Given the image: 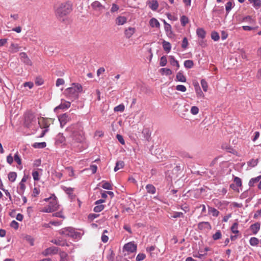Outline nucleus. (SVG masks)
Wrapping results in <instances>:
<instances>
[{
  "mask_svg": "<svg viewBox=\"0 0 261 261\" xmlns=\"http://www.w3.org/2000/svg\"><path fill=\"white\" fill-rule=\"evenodd\" d=\"M66 131L70 134L72 138L71 145L76 146V144H82L85 140V137L82 128L78 124H73L68 127Z\"/></svg>",
  "mask_w": 261,
  "mask_h": 261,
  "instance_id": "1",
  "label": "nucleus"
},
{
  "mask_svg": "<svg viewBox=\"0 0 261 261\" xmlns=\"http://www.w3.org/2000/svg\"><path fill=\"white\" fill-rule=\"evenodd\" d=\"M82 90L83 87L81 84L73 83L71 84V87L65 89L64 94L69 98L76 99Z\"/></svg>",
  "mask_w": 261,
  "mask_h": 261,
  "instance_id": "2",
  "label": "nucleus"
},
{
  "mask_svg": "<svg viewBox=\"0 0 261 261\" xmlns=\"http://www.w3.org/2000/svg\"><path fill=\"white\" fill-rule=\"evenodd\" d=\"M72 10V5L70 3H63L57 9L56 14L57 17L62 18L69 14Z\"/></svg>",
  "mask_w": 261,
  "mask_h": 261,
  "instance_id": "3",
  "label": "nucleus"
},
{
  "mask_svg": "<svg viewBox=\"0 0 261 261\" xmlns=\"http://www.w3.org/2000/svg\"><path fill=\"white\" fill-rule=\"evenodd\" d=\"M36 118L34 113L28 112L25 114L24 125L27 128H32L36 123Z\"/></svg>",
  "mask_w": 261,
  "mask_h": 261,
  "instance_id": "4",
  "label": "nucleus"
},
{
  "mask_svg": "<svg viewBox=\"0 0 261 261\" xmlns=\"http://www.w3.org/2000/svg\"><path fill=\"white\" fill-rule=\"evenodd\" d=\"M60 233L74 239H77L80 235V232L75 231L74 228L72 227L64 228L60 230Z\"/></svg>",
  "mask_w": 261,
  "mask_h": 261,
  "instance_id": "5",
  "label": "nucleus"
},
{
  "mask_svg": "<svg viewBox=\"0 0 261 261\" xmlns=\"http://www.w3.org/2000/svg\"><path fill=\"white\" fill-rule=\"evenodd\" d=\"M54 198L49 197L48 198H45L44 199L46 201H49L48 205L51 207L54 208V211H56L58 208V204L57 200V198L55 195H54Z\"/></svg>",
  "mask_w": 261,
  "mask_h": 261,
  "instance_id": "6",
  "label": "nucleus"
},
{
  "mask_svg": "<svg viewBox=\"0 0 261 261\" xmlns=\"http://www.w3.org/2000/svg\"><path fill=\"white\" fill-rule=\"evenodd\" d=\"M58 252V248L56 247L53 246L45 249L42 252V254L43 255L46 256L50 255L56 254Z\"/></svg>",
  "mask_w": 261,
  "mask_h": 261,
  "instance_id": "7",
  "label": "nucleus"
},
{
  "mask_svg": "<svg viewBox=\"0 0 261 261\" xmlns=\"http://www.w3.org/2000/svg\"><path fill=\"white\" fill-rule=\"evenodd\" d=\"M59 120L60 123V125L63 127L67 122L70 121V117L66 113L60 115L59 116Z\"/></svg>",
  "mask_w": 261,
  "mask_h": 261,
  "instance_id": "8",
  "label": "nucleus"
},
{
  "mask_svg": "<svg viewBox=\"0 0 261 261\" xmlns=\"http://www.w3.org/2000/svg\"><path fill=\"white\" fill-rule=\"evenodd\" d=\"M123 249L129 252H134L137 250V245L134 243L129 242L124 245Z\"/></svg>",
  "mask_w": 261,
  "mask_h": 261,
  "instance_id": "9",
  "label": "nucleus"
},
{
  "mask_svg": "<svg viewBox=\"0 0 261 261\" xmlns=\"http://www.w3.org/2000/svg\"><path fill=\"white\" fill-rule=\"evenodd\" d=\"M19 56L21 62L27 65H32V63L25 53L22 52L19 54Z\"/></svg>",
  "mask_w": 261,
  "mask_h": 261,
  "instance_id": "10",
  "label": "nucleus"
},
{
  "mask_svg": "<svg viewBox=\"0 0 261 261\" xmlns=\"http://www.w3.org/2000/svg\"><path fill=\"white\" fill-rule=\"evenodd\" d=\"M198 228L200 230H211L212 226L208 222H201L198 224Z\"/></svg>",
  "mask_w": 261,
  "mask_h": 261,
  "instance_id": "11",
  "label": "nucleus"
},
{
  "mask_svg": "<svg viewBox=\"0 0 261 261\" xmlns=\"http://www.w3.org/2000/svg\"><path fill=\"white\" fill-rule=\"evenodd\" d=\"M92 8L95 11H100L103 9H105V7L101 4V3L97 1H94L91 4Z\"/></svg>",
  "mask_w": 261,
  "mask_h": 261,
  "instance_id": "12",
  "label": "nucleus"
},
{
  "mask_svg": "<svg viewBox=\"0 0 261 261\" xmlns=\"http://www.w3.org/2000/svg\"><path fill=\"white\" fill-rule=\"evenodd\" d=\"M147 4L149 7L153 11L156 10L159 7V4L156 0L148 1Z\"/></svg>",
  "mask_w": 261,
  "mask_h": 261,
  "instance_id": "13",
  "label": "nucleus"
},
{
  "mask_svg": "<svg viewBox=\"0 0 261 261\" xmlns=\"http://www.w3.org/2000/svg\"><path fill=\"white\" fill-rule=\"evenodd\" d=\"M70 107V102L68 101H65L64 103H61L60 105L56 107L54 109V111L57 112L58 109H66Z\"/></svg>",
  "mask_w": 261,
  "mask_h": 261,
  "instance_id": "14",
  "label": "nucleus"
},
{
  "mask_svg": "<svg viewBox=\"0 0 261 261\" xmlns=\"http://www.w3.org/2000/svg\"><path fill=\"white\" fill-rule=\"evenodd\" d=\"M241 21L247 22L250 24L254 25L256 23V21L250 16H247L243 17L242 18Z\"/></svg>",
  "mask_w": 261,
  "mask_h": 261,
  "instance_id": "15",
  "label": "nucleus"
},
{
  "mask_svg": "<svg viewBox=\"0 0 261 261\" xmlns=\"http://www.w3.org/2000/svg\"><path fill=\"white\" fill-rule=\"evenodd\" d=\"M259 229H260V224L258 222L255 223L253 224H252L250 226V229L254 234H256L257 232L259 230Z\"/></svg>",
  "mask_w": 261,
  "mask_h": 261,
  "instance_id": "16",
  "label": "nucleus"
},
{
  "mask_svg": "<svg viewBox=\"0 0 261 261\" xmlns=\"http://www.w3.org/2000/svg\"><path fill=\"white\" fill-rule=\"evenodd\" d=\"M135 32L134 28L129 27L125 31V35L126 38H129Z\"/></svg>",
  "mask_w": 261,
  "mask_h": 261,
  "instance_id": "17",
  "label": "nucleus"
},
{
  "mask_svg": "<svg viewBox=\"0 0 261 261\" xmlns=\"http://www.w3.org/2000/svg\"><path fill=\"white\" fill-rule=\"evenodd\" d=\"M196 34L198 36V37L202 39H203L206 35V32L202 28H198L196 30Z\"/></svg>",
  "mask_w": 261,
  "mask_h": 261,
  "instance_id": "18",
  "label": "nucleus"
},
{
  "mask_svg": "<svg viewBox=\"0 0 261 261\" xmlns=\"http://www.w3.org/2000/svg\"><path fill=\"white\" fill-rule=\"evenodd\" d=\"M147 192L148 193L154 194L156 192V189L155 187L151 184H148L146 186Z\"/></svg>",
  "mask_w": 261,
  "mask_h": 261,
  "instance_id": "19",
  "label": "nucleus"
},
{
  "mask_svg": "<svg viewBox=\"0 0 261 261\" xmlns=\"http://www.w3.org/2000/svg\"><path fill=\"white\" fill-rule=\"evenodd\" d=\"M260 179H261V175L258 176L254 178H252L250 180L249 184H248L249 187L254 186V184L259 182Z\"/></svg>",
  "mask_w": 261,
  "mask_h": 261,
  "instance_id": "20",
  "label": "nucleus"
},
{
  "mask_svg": "<svg viewBox=\"0 0 261 261\" xmlns=\"http://www.w3.org/2000/svg\"><path fill=\"white\" fill-rule=\"evenodd\" d=\"M20 47L19 46L18 44L16 43H11L10 46V50L12 53H15L17 52L20 49Z\"/></svg>",
  "mask_w": 261,
  "mask_h": 261,
  "instance_id": "21",
  "label": "nucleus"
},
{
  "mask_svg": "<svg viewBox=\"0 0 261 261\" xmlns=\"http://www.w3.org/2000/svg\"><path fill=\"white\" fill-rule=\"evenodd\" d=\"M194 86H195V91H196V93L197 97L203 98L204 94L202 92V91H201L200 88L199 87L198 84L195 85Z\"/></svg>",
  "mask_w": 261,
  "mask_h": 261,
  "instance_id": "22",
  "label": "nucleus"
},
{
  "mask_svg": "<svg viewBox=\"0 0 261 261\" xmlns=\"http://www.w3.org/2000/svg\"><path fill=\"white\" fill-rule=\"evenodd\" d=\"M126 18L124 16H119L116 19V23L118 25H123L126 22Z\"/></svg>",
  "mask_w": 261,
  "mask_h": 261,
  "instance_id": "23",
  "label": "nucleus"
},
{
  "mask_svg": "<svg viewBox=\"0 0 261 261\" xmlns=\"http://www.w3.org/2000/svg\"><path fill=\"white\" fill-rule=\"evenodd\" d=\"M62 189L70 197H73V189L72 188H67L65 186H62Z\"/></svg>",
  "mask_w": 261,
  "mask_h": 261,
  "instance_id": "24",
  "label": "nucleus"
},
{
  "mask_svg": "<svg viewBox=\"0 0 261 261\" xmlns=\"http://www.w3.org/2000/svg\"><path fill=\"white\" fill-rule=\"evenodd\" d=\"M176 78L177 80L181 82H186V78L181 72H178L177 74Z\"/></svg>",
  "mask_w": 261,
  "mask_h": 261,
  "instance_id": "25",
  "label": "nucleus"
},
{
  "mask_svg": "<svg viewBox=\"0 0 261 261\" xmlns=\"http://www.w3.org/2000/svg\"><path fill=\"white\" fill-rule=\"evenodd\" d=\"M250 3H253V7L257 9L261 6V1L260 0H248Z\"/></svg>",
  "mask_w": 261,
  "mask_h": 261,
  "instance_id": "26",
  "label": "nucleus"
},
{
  "mask_svg": "<svg viewBox=\"0 0 261 261\" xmlns=\"http://www.w3.org/2000/svg\"><path fill=\"white\" fill-rule=\"evenodd\" d=\"M149 23L151 27L159 28L160 27L159 22L156 19L154 18H152L150 20Z\"/></svg>",
  "mask_w": 261,
  "mask_h": 261,
  "instance_id": "27",
  "label": "nucleus"
},
{
  "mask_svg": "<svg viewBox=\"0 0 261 261\" xmlns=\"http://www.w3.org/2000/svg\"><path fill=\"white\" fill-rule=\"evenodd\" d=\"M208 213L212 214L213 216L217 217L219 214V212L215 208L212 207H208Z\"/></svg>",
  "mask_w": 261,
  "mask_h": 261,
  "instance_id": "28",
  "label": "nucleus"
},
{
  "mask_svg": "<svg viewBox=\"0 0 261 261\" xmlns=\"http://www.w3.org/2000/svg\"><path fill=\"white\" fill-rule=\"evenodd\" d=\"M124 166V163L123 161H120L117 162V163H116V166L114 168V171L116 172L118 170L123 168Z\"/></svg>",
  "mask_w": 261,
  "mask_h": 261,
  "instance_id": "29",
  "label": "nucleus"
},
{
  "mask_svg": "<svg viewBox=\"0 0 261 261\" xmlns=\"http://www.w3.org/2000/svg\"><path fill=\"white\" fill-rule=\"evenodd\" d=\"M169 61L171 65L176 66L177 68L179 67V65L178 61L175 59L173 56H169Z\"/></svg>",
  "mask_w": 261,
  "mask_h": 261,
  "instance_id": "30",
  "label": "nucleus"
},
{
  "mask_svg": "<svg viewBox=\"0 0 261 261\" xmlns=\"http://www.w3.org/2000/svg\"><path fill=\"white\" fill-rule=\"evenodd\" d=\"M25 189V186L23 183H19V187L17 189V192L19 195H22Z\"/></svg>",
  "mask_w": 261,
  "mask_h": 261,
  "instance_id": "31",
  "label": "nucleus"
},
{
  "mask_svg": "<svg viewBox=\"0 0 261 261\" xmlns=\"http://www.w3.org/2000/svg\"><path fill=\"white\" fill-rule=\"evenodd\" d=\"M163 47L164 50L167 52H169L171 48L170 43L165 41L163 42Z\"/></svg>",
  "mask_w": 261,
  "mask_h": 261,
  "instance_id": "32",
  "label": "nucleus"
},
{
  "mask_svg": "<svg viewBox=\"0 0 261 261\" xmlns=\"http://www.w3.org/2000/svg\"><path fill=\"white\" fill-rule=\"evenodd\" d=\"M17 177V173L15 172H10L8 174L9 180L11 182H14Z\"/></svg>",
  "mask_w": 261,
  "mask_h": 261,
  "instance_id": "33",
  "label": "nucleus"
},
{
  "mask_svg": "<svg viewBox=\"0 0 261 261\" xmlns=\"http://www.w3.org/2000/svg\"><path fill=\"white\" fill-rule=\"evenodd\" d=\"M46 144L45 142L40 143H35L33 144V146L36 148H43L45 147Z\"/></svg>",
  "mask_w": 261,
  "mask_h": 261,
  "instance_id": "34",
  "label": "nucleus"
},
{
  "mask_svg": "<svg viewBox=\"0 0 261 261\" xmlns=\"http://www.w3.org/2000/svg\"><path fill=\"white\" fill-rule=\"evenodd\" d=\"M249 243L251 246H257L258 244L259 240L257 238L255 237H252L250 238L249 240Z\"/></svg>",
  "mask_w": 261,
  "mask_h": 261,
  "instance_id": "35",
  "label": "nucleus"
},
{
  "mask_svg": "<svg viewBox=\"0 0 261 261\" xmlns=\"http://www.w3.org/2000/svg\"><path fill=\"white\" fill-rule=\"evenodd\" d=\"M24 239L27 241L31 246H33L34 245V239L32 237L29 235H26L24 237Z\"/></svg>",
  "mask_w": 261,
  "mask_h": 261,
  "instance_id": "36",
  "label": "nucleus"
},
{
  "mask_svg": "<svg viewBox=\"0 0 261 261\" xmlns=\"http://www.w3.org/2000/svg\"><path fill=\"white\" fill-rule=\"evenodd\" d=\"M125 107L124 105L122 103L116 107H115L114 109V111L115 112H123L124 111Z\"/></svg>",
  "mask_w": 261,
  "mask_h": 261,
  "instance_id": "37",
  "label": "nucleus"
},
{
  "mask_svg": "<svg viewBox=\"0 0 261 261\" xmlns=\"http://www.w3.org/2000/svg\"><path fill=\"white\" fill-rule=\"evenodd\" d=\"M258 162V159H252L247 162V165L251 167H254L257 165Z\"/></svg>",
  "mask_w": 261,
  "mask_h": 261,
  "instance_id": "38",
  "label": "nucleus"
},
{
  "mask_svg": "<svg viewBox=\"0 0 261 261\" xmlns=\"http://www.w3.org/2000/svg\"><path fill=\"white\" fill-rule=\"evenodd\" d=\"M60 261H68V254L65 252H62L60 253Z\"/></svg>",
  "mask_w": 261,
  "mask_h": 261,
  "instance_id": "39",
  "label": "nucleus"
},
{
  "mask_svg": "<svg viewBox=\"0 0 261 261\" xmlns=\"http://www.w3.org/2000/svg\"><path fill=\"white\" fill-rule=\"evenodd\" d=\"M193 65L194 63L192 60H188L184 62V66L187 68H191Z\"/></svg>",
  "mask_w": 261,
  "mask_h": 261,
  "instance_id": "40",
  "label": "nucleus"
},
{
  "mask_svg": "<svg viewBox=\"0 0 261 261\" xmlns=\"http://www.w3.org/2000/svg\"><path fill=\"white\" fill-rule=\"evenodd\" d=\"M51 242L57 245L62 246H64L66 244V243L65 242L60 240L59 239H55L54 240H52Z\"/></svg>",
  "mask_w": 261,
  "mask_h": 261,
  "instance_id": "41",
  "label": "nucleus"
},
{
  "mask_svg": "<svg viewBox=\"0 0 261 261\" xmlns=\"http://www.w3.org/2000/svg\"><path fill=\"white\" fill-rule=\"evenodd\" d=\"M102 182L103 183L102 185V188L107 190L112 189V186L109 182L102 181Z\"/></svg>",
  "mask_w": 261,
  "mask_h": 261,
  "instance_id": "42",
  "label": "nucleus"
},
{
  "mask_svg": "<svg viewBox=\"0 0 261 261\" xmlns=\"http://www.w3.org/2000/svg\"><path fill=\"white\" fill-rule=\"evenodd\" d=\"M180 22L181 25L184 27L189 22V19L187 16L183 15L180 18Z\"/></svg>",
  "mask_w": 261,
  "mask_h": 261,
  "instance_id": "43",
  "label": "nucleus"
},
{
  "mask_svg": "<svg viewBox=\"0 0 261 261\" xmlns=\"http://www.w3.org/2000/svg\"><path fill=\"white\" fill-rule=\"evenodd\" d=\"M105 208V205L103 204H98L94 207L93 211L96 213H99L102 211Z\"/></svg>",
  "mask_w": 261,
  "mask_h": 261,
  "instance_id": "44",
  "label": "nucleus"
},
{
  "mask_svg": "<svg viewBox=\"0 0 261 261\" xmlns=\"http://www.w3.org/2000/svg\"><path fill=\"white\" fill-rule=\"evenodd\" d=\"M211 38L214 41H218L220 38V36L217 32L214 31L211 33Z\"/></svg>",
  "mask_w": 261,
  "mask_h": 261,
  "instance_id": "45",
  "label": "nucleus"
},
{
  "mask_svg": "<svg viewBox=\"0 0 261 261\" xmlns=\"http://www.w3.org/2000/svg\"><path fill=\"white\" fill-rule=\"evenodd\" d=\"M14 160L19 165L21 164V160L19 155L18 152H17L14 156Z\"/></svg>",
  "mask_w": 261,
  "mask_h": 261,
  "instance_id": "46",
  "label": "nucleus"
},
{
  "mask_svg": "<svg viewBox=\"0 0 261 261\" xmlns=\"http://www.w3.org/2000/svg\"><path fill=\"white\" fill-rule=\"evenodd\" d=\"M201 85L203 91L206 92L207 90V84L206 81L204 79L201 80Z\"/></svg>",
  "mask_w": 261,
  "mask_h": 261,
  "instance_id": "47",
  "label": "nucleus"
},
{
  "mask_svg": "<svg viewBox=\"0 0 261 261\" xmlns=\"http://www.w3.org/2000/svg\"><path fill=\"white\" fill-rule=\"evenodd\" d=\"M222 234L220 230H218L215 234L213 236V239L214 240H217L220 239L221 238Z\"/></svg>",
  "mask_w": 261,
  "mask_h": 261,
  "instance_id": "48",
  "label": "nucleus"
},
{
  "mask_svg": "<svg viewBox=\"0 0 261 261\" xmlns=\"http://www.w3.org/2000/svg\"><path fill=\"white\" fill-rule=\"evenodd\" d=\"M234 182L237 187H241L242 186V180L241 179L238 177H235L234 178Z\"/></svg>",
  "mask_w": 261,
  "mask_h": 261,
  "instance_id": "49",
  "label": "nucleus"
},
{
  "mask_svg": "<svg viewBox=\"0 0 261 261\" xmlns=\"http://www.w3.org/2000/svg\"><path fill=\"white\" fill-rule=\"evenodd\" d=\"M232 4L230 1L228 2L226 4L225 9H226V11L227 12V13H228L229 12V11H230V10L232 9Z\"/></svg>",
  "mask_w": 261,
  "mask_h": 261,
  "instance_id": "50",
  "label": "nucleus"
},
{
  "mask_svg": "<svg viewBox=\"0 0 261 261\" xmlns=\"http://www.w3.org/2000/svg\"><path fill=\"white\" fill-rule=\"evenodd\" d=\"M57 141L61 143H63L65 141V138L63 134H59L57 136Z\"/></svg>",
  "mask_w": 261,
  "mask_h": 261,
  "instance_id": "51",
  "label": "nucleus"
},
{
  "mask_svg": "<svg viewBox=\"0 0 261 261\" xmlns=\"http://www.w3.org/2000/svg\"><path fill=\"white\" fill-rule=\"evenodd\" d=\"M231 230L232 232L234 233H239V230H238V224L237 223H234L233 224V225L231 227Z\"/></svg>",
  "mask_w": 261,
  "mask_h": 261,
  "instance_id": "52",
  "label": "nucleus"
},
{
  "mask_svg": "<svg viewBox=\"0 0 261 261\" xmlns=\"http://www.w3.org/2000/svg\"><path fill=\"white\" fill-rule=\"evenodd\" d=\"M167 59L165 56L161 58L160 65L161 66H165L167 64Z\"/></svg>",
  "mask_w": 261,
  "mask_h": 261,
  "instance_id": "53",
  "label": "nucleus"
},
{
  "mask_svg": "<svg viewBox=\"0 0 261 261\" xmlns=\"http://www.w3.org/2000/svg\"><path fill=\"white\" fill-rule=\"evenodd\" d=\"M176 89L181 92H185L187 90L186 87L184 85H178L176 86Z\"/></svg>",
  "mask_w": 261,
  "mask_h": 261,
  "instance_id": "54",
  "label": "nucleus"
},
{
  "mask_svg": "<svg viewBox=\"0 0 261 261\" xmlns=\"http://www.w3.org/2000/svg\"><path fill=\"white\" fill-rule=\"evenodd\" d=\"M161 71L165 73L166 75H169L172 73L171 70L169 68H161Z\"/></svg>",
  "mask_w": 261,
  "mask_h": 261,
  "instance_id": "55",
  "label": "nucleus"
},
{
  "mask_svg": "<svg viewBox=\"0 0 261 261\" xmlns=\"http://www.w3.org/2000/svg\"><path fill=\"white\" fill-rule=\"evenodd\" d=\"M190 111L193 115H197L199 112V109L196 106H193L191 107Z\"/></svg>",
  "mask_w": 261,
  "mask_h": 261,
  "instance_id": "56",
  "label": "nucleus"
},
{
  "mask_svg": "<svg viewBox=\"0 0 261 261\" xmlns=\"http://www.w3.org/2000/svg\"><path fill=\"white\" fill-rule=\"evenodd\" d=\"M188 45V39L186 37H185V38H184L182 41L181 47H182V48L186 49Z\"/></svg>",
  "mask_w": 261,
  "mask_h": 261,
  "instance_id": "57",
  "label": "nucleus"
},
{
  "mask_svg": "<svg viewBox=\"0 0 261 261\" xmlns=\"http://www.w3.org/2000/svg\"><path fill=\"white\" fill-rule=\"evenodd\" d=\"M145 255L144 253H139L136 257L137 261H141L145 258Z\"/></svg>",
  "mask_w": 261,
  "mask_h": 261,
  "instance_id": "58",
  "label": "nucleus"
},
{
  "mask_svg": "<svg viewBox=\"0 0 261 261\" xmlns=\"http://www.w3.org/2000/svg\"><path fill=\"white\" fill-rule=\"evenodd\" d=\"M10 226L15 229H17L18 228L19 224L16 221L13 220L11 222Z\"/></svg>",
  "mask_w": 261,
  "mask_h": 261,
  "instance_id": "59",
  "label": "nucleus"
},
{
  "mask_svg": "<svg viewBox=\"0 0 261 261\" xmlns=\"http://www.w3.org/2000/svg\"><path fill=\"white\" fill-rule=\"evenodd\" d=\"M32 176H33L34 180H36V181L39 180V173L38 171H33L32 173Z\"/></svg>",
  "mask_w": 261,
  "mask_h": 261,
  "instance_id": "60",
  "label": "nucleus"
},
{
  "mask_svg": "<svg viewBox=\"0 0 261 261\" xmlns=\"http://www.w3.org/2000/svg\"><path fill=\"white\" fill-rule=\"evenodd\" d=\"M183 215V213L181 212H174L172 217L174 218H177L179 217H182Z\"/></svg>",
  "mask_w": 261,
  "mask_h": 261,
  "instance_id": "61",
  "label": "nucleus"
},
{
  "mask_svg": "<svg viewBox=\"0 0 261 261\" xmlns=\"http://www.w3.org/2000/svg\"><path fill=\"white\" fill-rule=\"evenodd\" d=\"M54 211V208H51L48 205L47 207H44L43 210H42V212H45V213H50Z\"/></svg>",
  "mask_w": 261,
  "mask_h": 261,
  "instance_id": "62",
  "label": "nucleus"
},
{
  "mask_svg": "<svg viewBox=\"0 0 261 261\" xmlns=\"http://www.w3.org/2000/svg\"><path fill=\"white\" fill-rule=\"evenodd\" d=\"M64 83V80L63 79H58L56 85L57 87H59L60 85H63Z\"/></svg>",
  "mask_w": 261,
  "mask_h": 261,
  "instance_id": "63",
  "label": "nucleus"
},
{
  "mask_svg": "<svg viewBox=\"0 0 261 261\" xmlns=\"http://www.w3.org/2000/svg\"><path fill=\"white\" fill-rule=\"evenodd\" d=\"M14 158L12 157L11 154L7 157V162L10 165H11L13 162Z\"/></svg>",
  "mask_w": 261,
  "mask_h": 261,
  "instance_id": "64",
  "label": "nucleus"
}]
</instances>
